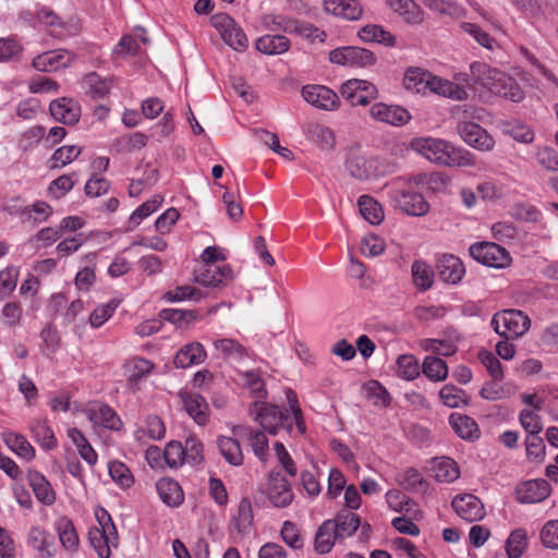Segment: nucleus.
<instances>
[{"mask_svg":"<svg viewBox=\"0 0 558 558\" xmlns=\"http://www.w3.org/2000/svg\"><path fill=\"white\" fill-rule=\"evenodd\" d=\"M410 147L428 161L449 168L475 167V156L460 146L436 137H414Z\"/></svg>","mask_w":558,"mask_h":558,"instance_id":"1","label":"nucleus"},{"mask_svg":"<svg viewBox=\"0 0 558 558\" xmlns=\"http://www.w3.org/2000/svg\"><path fill=\"white\" fill-rule=\"evenodd\" d=\"M421 175L399 177L388 185V196L393 208L408 216L422 217L429 210V204L425 197L412 190V184H420Z\"/></svg>","mask_w":558,"mask_h":558,"instance_id":"2","label":"nucleus"},{"mask_svg":"<svg viewBox=\"0 0 558 558\" xmlns=\"http://www.w3.org/2000/svg\"><path fill=\"white\" fill-rule=\"evenodd\" d=\"M471 76L475 84H480L495 95L514 102L524 98V93L517 81L484 62H473L470 65Z\"/></svg>","mask_w":558,"mask_h":558,"instance_id":"3","label":"nucleus"},{"mask_svg":"<svg viewBox=\"0 0 558 558\" xmlns=\"http://www.w3.org/2000/svg\"><path fill=\"white\" fill-rule=\"evenodd\" d=\"M98 526H93L88 531V539L99 558H109L111 548L119 545V535L117 527L109 512L99 508L95 511Z\"/></svg>","mask_w":558,"mask_h":558,"instance_id":"4","label":"nucleus"},{"mask_svg":"<svg viewBox=\"0 0 558 558\" xmlns=\"http://www.w3.org/2000/svg\"><path fill=\"white\" fill-rule=\"evenodd\" d=\"M530 318L519 310H504L492 318L494 330L507 340L523 336L530 328Z\"/></svg>","mask_w":558,"mask_h":558,"instance_id":"5","label":"nucleus"},{"mask_svg":"<svg viewBox=\"0 0 558 558\" xmlns=\"http://www.w3.org/2000/svg\"><path fill=\"white\" fill-rule=\"evenodd\" d=\"M252 418L259 423L265 432L270 435H276L282 428L289 415L283 413L277 405L254 402L250 410Z\"/></svg>","mask_w":558,"mask_h":558,"instance_id":"6","label":"nucleus"},{"mask_svg":"<svg viewBox=\"0 0 558 558\" xmlns=\"http://www.w3.org/2000/svg\"><path fill=\"white\" fill-rule=\"evenodd\" d=\"M210 22L228 46L238 51L246 49L247 37L230 15L227 13H218L211 16Z\"/></svg>","mask_w":558,"mask_h":558,"instance_id":"7","label":"nucleus"},{"mask_svg":"<svg viewBox=\"0 0 558 558\" xmlns=\"http://www.w3.org/2000/svg\"><path fill=\"white\" fill-rule=\"evenodd\" d=\"M469 252L475 260L488 267L505 268L511 263L509 252L494 242L474 243Z\"/></svg>","mask_w":558,"mask_h":558,"instance_id":"8","label":"nucleus"},{"mask_svg":"<svg viewBox=\"0 0 558 558\" xmlns=\"http://www.w3.org/2000/svg\"><path fill=\"white\" fill-rule=\"evenodd\" d=\"M376 60L371 50L355 46L340 47L329 52V61L343 66L366 68L375 64Z\"/></svg>","mask_w":558,"mask_h":558,"instance_id":"9","label":"nucleus"},{"mask_svg":"<svg viewBox=\"0 0 558 558\" xmlns=\"http://www.w3.org/2000/svg\"><path fill=\"white\" fill-rule=\"evenodd\" d=\"M270 23L278 25V28L286 33L299 35L308 39L311 43L316 40L323 43L326 37L324 31H320L311 23H302L292 19L268 15L265 17V24L269 25Z\"/></svg>","mask_w":558,"mask_h":558,"instance_id":"10","label":"nucleus"},{"mask_svg":"<svg viewBox=\"0 0 558 558\" xmlns=\"http://www.w3.org/2000/svg\"><path fill=\"white\" fill-rule=\"evenodd\" d=\"M457 132L461 140L475 149L489 151L495 146L494 138L480 124L470 121H460Z\"/></svg>","mask_w":558,"mask_h":558,"instance_id":"11","label":"nucleus"},{"mask_svg":"<svg viewBox=\"0 0 558 558\" xmlns=\"http://www.w3.org/2000/svg\"><path fill=\"white\" fill-rule=\"evenodd\" d=\"M267 496L277 508L289 506L293 498V492L286 477L278 471H270L267 477Z\"/></svg>","mask_w":558,"mask_h":558,"instance_id":"12","label":"nucleus"},{"mask_svg":"<svg viewBox=\"0 0 558 558\" xmlns=\"http://www.w3.org/2000/svg\"><path fill=\"white\" fill-rule=\"evenodd\" d=\"M76 54L64 49L46 51L33 59V66L40 72H54L71 65Z\"/></svg>","mask_w":558,"mask_h":558,"instance_id":"13","label":"nucleus"},{"mask_svg":"<svg viewBox=\"0 0 558 558\" xmlns=\"http://www.w3.org/2000/svg\"><path fill=\"white\" fill-rule=\"evenodd\" d=\"M86 417L95 425L106 429L120 430L122 421L108 404L93 402L85 410Z\"/></svg>","mask_w":558,"mask_h":558,"instance_id":"14","label":"nucleus"},{"mask_svg":"<svg viewBox=\"0 0 558 558\" xmlns=\"http://www.w3.org/2000/svg\"><path fill=\"white\" fill-rule=\"evenodd\" d=\"M302 97L310 105L323 109L335 110L339 107V97L324 85H306L302 88Z\"/></svg>","mask_w":558,"mask_h":558,"instance_id":"15","label":"nucleus"},{"mask_svg":"<svg viewBox=\"0 0 558 558\" xmlns=\"http://www.w3.org/2000/svg\"><path fill=\"white\" fill-rule=\"evenodd\" d=\"M233 435L242 440H246L254 454L262 461L266 462L269 456L268 439L264 432L254 429L251 426L238 425L233 427Z\"/></svg>","mask_w":558,"mask_h":558,"instance_id":"16","label":"nucleus"},{"mask_svg":"<svg viewBox=\"0 0 558 558\" xmlns=\"http://www.w3.org/2000/svg\"><path fill=\"white\" fill-rule=\"evenodd\" d=\"M369 114L376 121L396 126L404 125L411 119L407 109L397 105H387L383 102L374 104L371 107Z\"/></svg>","mask_w":558,"mask_h":558,"instance_id":"17","label":"nucleus"},{"mask_svg":"<svg viewBox=\"0 0 558 558\" xmlns=\"http://www.w3.org/2000/svg\"><path fill=\"white\" fill-rule=\"evenodd\" d=\"M451 505L456 513L468 522L480 521L485 517L484 505L472 494L457 496Z\"/></svg>","mask_w":558,"mask_h":558,"instance_id":"18","label":"nucleus"},{"mask_svg":"<svg viewBox=\"0 0 558 558\" xmlns=\"http://www.w3.org/2000/svg\"><path fill=\"white\" fill-rule=\"evenodd\" d=\"M49 110L53 119L63 124L73 125L81 118V106L72 98L62 97L51 101Z\"/></svg>","mask_w":558,"mask_h":558,"instance_id":"19","label":"nucleus"},{"mask_svg":"<svg viewBox=\"0 0 558 558\" xmlns=\"http://www.w3.org/2000/svg\"><path fill=\"white\" fill-rule=\"evenodd\" d=\"M179 398L183 409L195 423L201 426L207 424L209 408L204 397L194 392L181 391Z\"/></svg>","mask_w":558,"mask_h":558,"instance_id":"20","label":"nucleus"},{"mask_svg":"<svg viewBox=\"0 0 558 558\" xmlns=\"http://www.w3.org/2000/svg\"><path fill=\"white\" fill-rule=\"evenodd\" d=\"M550 485L545 480L526 481L517 488V499L521 504H536L550 494Z\"/></svg>","mask_w":558,"mask_h":558,"instance_id":"21","label":"nucleus"},{"mask_svg":"<svg viewBox=\"0 0 558 558\" xmlns=\"http://www.w3.org/2000/svg\"><path fill=\"white\" fill-rule=\"evenodd\" d=\"M439 278L447 283L456 284L465 274L464 265L454 255H442L437 262Z\"/></svg>","mask_w":558,"mask_h":558,"instance_id":"22","label":"nucleus"},{"mask_svg":"<svg viewBox=\"0 0 558 558\" xmlns=\"http://www.w3.org/2000/svg\"><path fill=\"white\" fill-rule=\"evenodd\" d=\"M27 481L39 502L50 506L56 501V493L43 473L37 470H29Z\"/></svg>","mask_w":558,"mask_h":558,"instance_id":"23","label":"nucleus"},{"mask_svg":"<svg viewBox=\"0 0 558 558\" xmlns=\"http://www.w3.org/2000/svg\"><path fill=\"white\" fill-rule=\"evenodd\" d=\"M231 272L229 266L204 265L202 269L195 271V281L207 288H218L231 276Z\"/></svg>","mask_w":558,"mask_h":558,"instance_id":"24","label":"nucleus"},{"mask_svg":"<svg viewBox=\"0 0 558 558\" xmlns=\"http://www.w3.org/2000/svg\"><path fill=\"white\" fill-rule=\"evenodd\" d=\"M27 545L36 550L40 558H52L54 556V538L45 530L33 526L27 534Z\"/></svg>","mask_w":558,"mask_h":558,"instance_id":"25","label":"nucleus"},{"mask_svg":"<svg viewBox=\"0 0 558 558\" xmlns=\"http://www.w3.org/2000/svg\"><path fill=\"white\" fill-rule=\"evenodd\" d=\"M206 359V351L199 342H191L182 347L175 354L173 363L178 368H186L201 364Z\"/></svg>","mask_w":558,"mask_h":558,"instance_id":"26","label":"nucleus"},{"mask_svg":"<svg viewBox=\"0 0 558 558\" xmlns=\"http://www.w3.org/2000/svg\"><path fill=\"white\" fill-rule=\"evenodd\" d=\"M214 349L225 360L241 362L250 356L248 350L238 340L231 338H221L214 340Z\"/></svg>","mask_w":558,"mask_h":558,"instance_id":"27","label":"nucleus"},{"mask_svg":"<svg viewBox=\"0 0 558 558\" xmlns=\"http://www.w3.org/2000/svg\"><path fill=\"white\" fill-rule=\"evenodd\" d=\"M157 493L163 504L178 507L184 500V494L179 483L169 477H162L156 483Z\"/></svg>","mask_w":558,"mask_h":558,"instance_id":"28","label":"nucleus"},{"mask_svg":"<svg viewBox=\"0 0 558 558\" xmlns=\"http://www.w3.org/2000/svg\"><path fill=\"white\" fill-rule=\"evenodd\" d=\"M326 11L348 21H356L362 15V8L357 0H324Z\"/></svg>","mask_w":558,"mask_h":558,"instance_id":"29","label":"nucleus"},{"mask_svg":"<svg viewBox=\"0 0 558 558\" xmlns=\"http://www.w3.org/2000/svg\"><path fill=\"white\" fill-rule=\"evenodd\" d=\"M427 89L453 100H465L468 98V93L464 87L434 75H430Z\"/></svg>","mask_w":558,"mask_h":558,"instance_id":"30","label":"nucleus"},{"mask_svg":"<svg viewBox=\"0 0 558 558\" xmlns=\"http://www.w3.org/2000/svg\"><path fill=\"white\" fill-rule=\"evenodd\" d=\"M330 520L340 539L352 536L361 525L360 515L350 510H341Z\"/></svg>","mask_w":558,"mask_h":558,"instance_id":"31","label":"nucleus"},{"mask_svg":"<svg viewBox=\"0 0 558 558\" xmlns=\"http://www.w3.org/2000/svg\"><path fill=\"white\" fill-rule=\"evenodd\" d=\"M389 8L409 24H421L424 13L413 0H386Z\"/></svg>","mask_w":558,"mask_h":558,"instance_id":"32","label":"nucleus"},{"mask_svg":"<svg viewBox=\"0 0 558 558\" xmlns=\"http://www.w3.org/2000/svg\"><path fill=\"white\" fill-rule=\"evenodd\" d=\"M449 423L454 433L461 438L470 441L480 438L478 425L472 417L454 413L450 415Z\"/></svg>","mask_w":558,"mask_h":558,"instance_id":"33","label":"nucleus"},{"mask_svg":"<svg viewBox=\"0 0 558 558\" xmlns=\"http://www.w3.org/2000/svg\"><path fill=\"white\" fill-rule=\"evenodd\" d=\"M335 525L331 520L324 521L317 529L314 539V547L318 554L329 553L336 541L340 539L335 532Z\"/></svg>","mask_w":558,"mask_h":558,"instance_id":"34","label":"nucleus"},{"mask_svg":"<svg viewBox=\"0 0 558 558\" xmlns=\"http://www.w3.org/2000/svg\"><path fill=\"white\" fill-rule=\"evenodd\" d=\"M345 169L357 180H367L373 175V161L356 153H351L345 160Z\"/></svg>","mask_w":558,"mask_h":558,"instance_id":"35","label":"nucleus"},{"mask_svg":"<svg viewBox=\"0 0 558 558\" xmlns=\"http://www.w3.org/2000/svg\"><path fill=\"white\" fill-rule=\"evenodd\" d=\"M432 73L418 68L411 66L404 73L403 85L405 89L415 93H425L428 88Z\"/></svg>","mask_w":558,"mask_h":558,"instance_id":"36","label":"nucleus"},{"mask_svg":"<svg viewBox=\"0 0 558 558\" xmlns=\"http://www.w3.org/2000/svg\"><path fill=\"white\" fill-rule=\"evenodd\" d=\"M61 545L70 551H76L78 547V535L75 531L72 520L68 517H61L56 522Z\"/></svg>","mask_w":558,"mask_h":558,"instance_id":"37","label":"nucleus"},{"mask_svg":"<svg viewBox=\"0 0 558 558\" xmlns=\"http://www.w3.org/2000/svg\"><path fill=\"white\" fill-rule=\"evenodd\" d=\"M256 49L265 54H281L289 50L290 40L282 35H264L256 40Z\"/></svg>","mask_w":558,"mask_h":558,"instance_id":"38","label":"nucleus"},{"mask_svg":"<svg viewBox=\"0 0 558 558\" xmlns=\"http://www.w3.org/2000/svg\"><path fill=\"white\" fill-rule=\"evenodd\" d=\"M357 35L365 43L375 41L387 47H393L397 43V38L391 33L375 24L365 25Z\"/></svg>","mask_w":558,"mask_h":558,"instance_id":"39","label":"nucleus"},{"mask_svg":"<svg viewBox=\"0 0 558 558\" xmlns=\"http://www.w3.org/2000/svg\"><path fill=\"white\" fill-rule=\"evenodd\" d=\"M217 445L221 456L228 463L239 466L243 463V454L238 439L220 436Z\"/></svg>","mask_w":558,"mask_h":558,"instance_id":"40","label":"nucleus"},{"mask_svg":"<svg viewBox=\"0 0 558 558\" xmlns=\"http://www.w3.org/2000/svg\"><path fill=\"white\" fill-rule=\"evenodd\" d=\"M357 206L363 218L371 225H379L384 220L381 205L368 195L359 197Z\"/></svg>","mask_w":558,"mask_h":558,"instance_id":"41","label":"nucleus"},{"mask_svg":"<svg viewBox=\"0 0 558 558\" xmlns=\"http://www.w3.org/2000/svg\"><path fill=\"white\" fill-rule=\"evenodd\" d=\"M308 138L324 150L333 148L336 137L333 132L325 125L313 123L307 126Z\"/></svg>","mask_w":558,"mask_h":558,"instance_id":"42","label":"nucleus"},{"mask_svg":"<svg viewBox=\"0 0 558 558\" xmlns=\"http://www.w3.org/2000/svg\"><path fill=\"white\" fill-rule=\"evenodd\" d=\"M434 476L438 482H453L459 477V468L450 458L435 459L433 465Z\"/></svg>","mask_w":558,"mask_h":558,"instance_id":"43","label":"nucleus"},{"mask_svg":"<svg viewBox=\"0 0 558 558\" xmlns=\"http://www.w3.org/2000/svg\"><path fill=\"white\" fill-rule=\"evenodd\" d=\"M128 380L136 384L144 377L149 375L155 365L151 361L144 357H133L128 361L126 365Z\"/></svg>","mask_w":558,"mask_h":558,"instance_id":"44","label":"nucleus"},{"mask_svg":"<svg viewBox=\"0 0 558 558\" xmlns=\"http://www.w3.org/2000/svg\"><path fill=\"white\" fill-rule=\"evenodd\" d=\"M162 201L163 199L160 195H154L150 199L146 201L141 206H138L130 216L128 221V228L132 230L138 227L145 218H147L149 215L157 210V208L161 205Z\"/></svg>","mask_w":558,"mask_h":558,"instance_id":"45","label":"nucleus"},{"mask_svg":"<svg viewBox=\"0 0 558 558\" xmlns=\"http://www.w3.org/2000/svg\"><path fill=\"white\" fill-rule=\"evenodd\" d=\"M422 369L424 375L434 381H442L448 376V366L438 356H426Z\"/></svg>","mask_w":558,"mask_h":558,"instance_id":"46","label":"nucleus"},{"mask_svg":"<svg viewBox=\"0 0 558 558\" xmlns=\"http://www.w3.org/2000/svg\"><path fill=\"white\" fill-rule=\"evenodd\" d=\"M413 282L421 290L426 291L433 286L434 272L432 268L422 260H415L411 267Z\"/></svg>","mask_w":558,"mask_h":558,"instance_id":"47","label":"nucleus"},{"mask_svg":"<svg viewBox=\"0 0 558 558\" xmlns=\"http://www.w3.org/2000/svg\"><path fill=\"white\" fill-rule=\"evenodd\" d=\"M527 547L525 530L517 529L511 532L506 542V551L509 558H520Z\"/></svg>","mask_w":558,"mask_h":558,"instance_id":"48","label":"nucleus"},{"mask_svg":"<svg viewBox=\"0 0 558 558\" xmlns=\"http://www.w3.org/2000/svg\"><path fill=\"white\" fill-rule=\"evenodd\" d=\"M32 433L34 434L38 444L45 450H52L57 447V438L53 432L44 421H36L32 424Z\"/></svg>","mask_w":558,"mask_h":558,"instance_id":"49","label":"nucleus"},{"mask_svg":"<svg viewBox=\"0 0 558 558\" xmlns=\"http://www.w3.org/2000/svg\"><path fill=\"white\" fill-rule=\"evenodd\" d=\"M82 153L76 145H65L56 149L51 156V169H59L75 160Z\"/></svg>","mask_w":558,"mask_h":558,"instance_id":"50","label":"nucleus"},{"mask_svg":"<svg viewBox=\"0 0 558 558\" xmlns=\"http://www.w3.org/2000/svg\"><path fill=\"white\" fill-rule=\"evenodd\" d=\"M235 529L239 533L248 532L253 523V511L251 501L247 498H243L238 507V512L233 517Z\"/></svg>","mask_w":558,"mask_h":558,"instance_id":"51","label":"nucleus"},{"mask_svg":"<svg viewBox=\"0 0 558 558\" xmlns=\"http://www.w3.org/2000/svg\"><path fill=\"white\" fill-rule=\"evenodd\" d=\"M397 481L400 484V486L410 492L425 489L427 486L425 480L422 477L420 472L414 468L405 469L402 473L398 475Z\"/></svg>","mask_w":558,"mask_h":558,"instance_id":"52","label":"nucleus"},{"mask_svg":"<svg viewBox=\"0 0 558 558\" xmlns=\"http://www.w3.org/2000/svg\"><path fill=\"white\" fill-rule=\"evenodd\" d=\"M120 301L113 299L108 303L98 305L89 316V324L94 328L101 327L116 312Z\"/></svg>","mask_w":558,"mask_h":558,"instance_id":"53","label":"nucleus"},{"mask_svg":"<svg viewBox=\"0 0 558 558\" xmlns=\"http://www.w3.org/2000/svg\"><path fill=\"white\" fill-rule=\"evenodd\" d=\"M460 27L464 33L472 36L482 47L488 50H494V48L497 46L496 39L483 31L477 24L463 22L461 23Z\"/></svg>","mask_w":558,"mask_h":558,"instance_id":"54","label":"nucleus"},{"mask_svg":"<svg viewBox=\"0 0 558 558\" xmlns=\"http://www.w3.org/2000/svg\"><path fill=\"white\" fill-rule=\"evenodd\" d=\"M19 268L9 266L0 271V300L8 298L16 288Z\"/></svg>","mask_w":558,"mask_h":558,"instance_id":"55","label":"nucleus"},{"mask_svg":"<svg viewBox=\"0 0 558 558\" xmlns=\"http://www.w3.org/2000/svg\"><path fill=\"white\" fill-rule=\"evenodd\" d=\"M111 478L123 488H129L134 483L130 469L120 461H111L108 465Z\"/></svg>","mask_w":558,"mask_h":558,"instance_id":"56","label":"nucleus"},{"mask_svg":"<svg viewBox=\"0 0 558 558\" xmlns=\"http://www.w3.org/2000/svg\"><path fill=\"white\" fill-rule=\"evenodd\" d=\"M386 500L389 508L396 512L409 513L412 511V508L416 506L407 495L398 489L388 490L386 494Z\"/></svg>","mask_w":558,"mask_h":558,"instance_id":"57","label":"nucleus"},{"mask_svg":"<svg viewBox=\"0 0 558 558\" xmlns=\"http://www.w3.org/2000/svg\"><path fill=\"white\" fill-rule=\"evenodd\" d=\"M398 375L405 380H413L420 374V367L413 355L403 354L397 360Z\"/></svg>","mask_w":558,"mask_h":558,"instance_id":"58","label":"nucleus"},{"mask_svg":"<svg viewBox=\"0 0 558 558\" xmlns=\"http://www.w3.org/2000/svg\"><path fill=\"white\" fill-rule=\"evenodd\" d=\"M185 462L193 465L201 464L204 460L203 445L195 436H189L183 446Z\"/></svg>","mask_w":558,"mask_h":558,"instance_id":"59","label":"nucleus"},{"mask_svg":"<svg viewBox=\"0 0 558 558\" xmlns=\"http://www.w3.org/2000/svg\"><path fill=\"white\" fill-rule=\"evenodd\" d=\"M242 384L247 387L256 397H262L265 392L264 381L256 371H236Z\"/></svg>","mask_w":558,"mask_h":558,"instance_id":"60","label":"nucleus"},{"mask_svg":"<svg viewBox=\"0 0 558 558\" xmlns=\"http://www.w3.org/2000/svg\"><path fill=\"white\" fill-rule=\"evenodd\" d=\"M163 458L170 468L181 466L185 462L183 445L174 440L168 442L163 449Z\"/></svg>","mask_w":558,"mask_h":558,"instance_id":"61","label":"nucleus"},{"mask_svg":"<svg viewBox=\"0 0 558 558\" xmlns=\"http://www.w3.org/2000/svg\"><path fill=\"white\" fill-rule=\"evenodd\" d=\"M161 317L165 320H169L170 323H172L179 327H183V326L189 325L192 322L196 320L197 315L193 311L167 308V310L161 311Z\"/></svg>","mask_w":558,"mask_h":558,"instance_id":"62","label":"nucleus"},{"mask_svg":"<svg viewBox=\"0 0 558 558\" xmlns=\"http://www.w3.org/2000/svg\"><path fill=\"white\" fill-rule=\"evenodd\" d=\"M539 539L544 547L558 549V520H549L543 525Z\"/></svg>","mask_w":558,"mask_h":558,"instance_id":"63","label":"nucleus"},{"mask_svg":"<svg viewBox=\"0 0 558 558\" xmlns=\"http://www.w3.org/2000/svg\"><path fill=\"white\" fill-rule=\"evenodd\" d=\"M464 391L453 385H445L439 391L442 403L448 408L460 407L464 402Z\"/></svg>","mask_w":558,"mask_h":558,"instance_id":"64","label":"nucleus"}]
</instances>
